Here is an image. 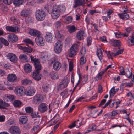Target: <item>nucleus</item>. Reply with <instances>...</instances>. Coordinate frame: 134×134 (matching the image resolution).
Returning <instances> with one entry per match:
<instances>
[{
	"instance_id": "1",
	"label": "nucleus",
	"mask_w": 134,
	"mask_h": 134,
	"mask_svg": "<svg viewBox=\"0 0 134 134\" xmlns=\"http://www.w3.org/2000/svg\"><path fill=\"white\" fill-rule=\"evenodd\" d=\"M66 7L63 5H54L51 12V16L53 19H57L61 13L65 12Z\"/></svg>"
},
{
	"instance_id": "2",
	"label": "nucleus",
	"mask_w": 134,
	"mask_h": 134,
	"mask_svg": "<svg viewBox=\"0 0 134 134\" xmlns=\"http://www.w3.org/2000/svg\"><path fill=\"white\" fill-rule=\"evenodd\" d=\"M46 16V13L42 9H38L35 12V19L38 21H43L45 18Z\"/></svg>"
},
{
	"instance_id": "3",
	"label": "nucleus",
	"mask_w": 134,
	"mask_h": 134,
	"mask_svg": "<svg viewBox=\"0 0 134 134\" xmlns=\"http://www.w3.org/2000/svg\"><path fill=\"white\" fill-rule=\"evenodd\" d=\"M35 70L32 73L31 75L32 78L37 81L40 80L41 78V75L40 74L41 69V66L35 68Z\"/></svg>"
},
{
	"instance_id": "4",
	"label": "nucleus",
	"mask_w": 134,
	"mask_h": 134,
	"mask_svg": "<svg viewBox=\"0 0 134 134\" xmlns=\"http://www.w3.org/2000/svg\"><path fill=\"white\" fill-rule=\"evenodd\" d=\"M51 64H53V69L55 71H58L61 67V63L57 61H56L55 57H53L49 61Z\"/></svg>"
},
{
	"instance_id": "5",
	"label": "nucleus",
	"mask_w": 134,
	"mask_h": 134,
	"mask_svg": "<svg viewBox=\"0 0 134 134\" xmlns=\"http://www.w3.org/2000/svg\"><path fill=\"white\" fill-rule=\"evenodd\" d=\"M79 46L77 44H73L71 47L69 53V55L70 57H72L75 55L77 52L78 51Z\"/></svg>"
},
{
	"instance_id": "6",
	"label": "nucleus",
	"mask_w": 134,
	"mask_h": 134,
	"mask_svg": "<svg viewBox=\"0 0 134 134\" xmlns=\"http://www.w3.org/2000/svg\"><path fill=\"white\" fill-rule=\"evenodd\" d=\"M63 46V43L60 40H58L55 43L54 47V51L57 54L59 53L61 51Z\"/></svg>"
},
{
	"instance_id": "7",
	"label": "nucleus",
	"mask_w": 134,
	"mask_h": 134,
	"mask_svg": "<svg viewBox=\"0 0 134 134\" xmlns=\"http://www.w3.org/2000/svg\"><path fill=\"white\" fill-rule=\"evenodd\" d=\"M43 100V97L40 94H37L33 97V102L35 104H39L40 103L42 102Z\"/></svg>"
},
{
	"instance_id": "8",
	"label": "nucleus",
	"mask_w": 134,
	"mask_h": 134,
	"mask_svg": "<svg viewBox=\"0 0 134 134\" xmlns=\"http://www.w3.org/2000/svg\"><path fill=\"white\" fill-rule=\"evenodd\" d=\"M35 40L36 44L38 46H41L45 45V40L41 35L36 37L35 39Z\"/></svg>"
},
{
	"instance_id": "9",
	"label": "nucleus",
	"mask_w": 134,
	"mask_h": 134,
	"mask_svg": "<svg viewBox=\"0 0 134 134\" xmlns=\"http://www.w3.org/2000/svg\"><path fill=\"white\" fill-rule=\"evenodd\" d=\"M25 88L23 86H19L15 88V92L17 95L19 96H22L25 91Z\"/></svg>"
},
{
	"instance_id": "10",
	"label": "nucleus",
	"mask_w": 134,
	"mask_h": 134,
	"mask_svg": "<svg viewBox=\"0 0 134 134\" xmlns=\"http://www.w3.org/2000/svg\"><path fill=\"white\" fill-rule=\"evenodd\" d=\"M9 131L11 134H20L21 131L17 126H13L11 127L9 129Z\"/></svg>"
},
{
	"instance_id": "11",
	"label": "nucleus",
	"mask_w": 134,
	"mask_h": 134,
	"mask_svg": "<svg viewBox=\"0 0 134 134\" xmlns=\"http://www.w3.org/2000/svg\"><path fill=\"white\" fill-rule=\"evenodd\" d=\"M69 82V80L67 77L64 78L60 82L59 86L60 89H63L66 87Z\"/></svg>"
},
{
	"instance_id": "12",
	"label": "nucleus",
	"mask_w": 134,
	"mask_h": 134,
	"mask_svg": "<svg viewBox=\"0 0 134 134\" xmlns=\"http://www.w3.org/2000/svg\"><path fill=\"white\" fill-rule=\"evenodd\" d=\"M7 39L9 42L14 43L18 40V38L16 35L10 34L8 35Z\"/></svg>"
},
{
	"instance_id": "13",
	"label": "nucleus",
	"mask_w": 134,
	"mask_h": 134,
	"mask_svg": "<svg viewBox=\"0 0 134 134\" xmlns=\"http://www.w3.org/2000/svg\"><path fill=\"white\" fill-rule=\"evenodd\" d=\"M38 110L41 113H44L47 111L48 109L47 105L44 103L40 104L38 107Z\"/></svg>"
},
{
	"instance_id": "14",
	"label": "nucleus",
	"mask_w": 134,
	"mask_h": 134,
	"mask_svg": "<svg viewBox=\"0 0 134 134\" xmlns=\"http://www.w3.org/2000/svg\"><path fill=\"white\" fill-rule=\"evenodd\" d=\"M35 89L32 87L28 88L24 92L25 94L27 96H33L35 93Z\"/></svg>"
},
{
	"instance_id": "15",
	"label": "nucleus",
	"mask_w": 134,
	"mask_h": 134,
	"mask_svg": "<svg viewBox=\"0 0 134 134\" xmlns=\"http://www.w3.org/2000/svg\"><path fill=\"white\" fill-rule=\"evenodd\" d=\"M7 57L8 59L13 62L16 63L17 61V57L15 54L9 53L7 55Z\"/></svg>"
},
{
	"instance_id": "16",
	"label": "nucleus",
	"mask_w": 134,
	"mask_h": 134,
	"mask_svg": "<svg viewBox=\"0 0 134 134\" xmlns=\"http://www.w3.org/2000/svg\"><path fill=\"white\" fill-rule=\"evenodd\" d=\"M75 4L74 5V8L79 6H84L85 4V0H75Z\"/></svg>"
},
{
	"instance_id": "17",
	"label": "nucleus",
	"mask_w": 134,
	"mask_h": 134,
	"mask_svg": "<svg viewBox=\"0 0 134 134\" xmlns=\"http://www.w3.org/2000/svg\"><path fill=\"white\" fill-rule=\"evenodd\" d=\"M85 36V32L83 31L82 30L79 31L76 35L77 39L79 40L83 39Z\"/></svg>"
},
{
	"instance_id": "18",
	"label": "nucleus",
	"mask_w": 134,
	"mask_h": 134,
	"mask_svg": "<svg viewBox=\"0 0 134 134\" xmlns=\"http://www.w3.org/2000/svg\"><path fill=\"white\" fill-rule=\"evenodd\" d=\"M19 49L23 50L24 53L26 52L27 53H31L33 51L32 49L29 46L26 47L25 46H19Z\"/></svg>"
},
{
	"instance_id": "19",
	"label": "nucleus",
	"mask_w": 134,
	"mask_h": 134,
	"mask_svg": "<svg viewBox=\"0 0 134 134\" xmlns=\"http://www.w3.org/2000/svg\"><path fill=\"white\" fill-rule=\"evenodd\" d=\"M6 29L7 31L11 32H16L19 31V28L17 27H12L8 26L6 27Z\"/></svg>"
},
{
	"instance_id": "20",
	"label": "nucleus",
	"mask_w": 134,
	"mask_h": 134,
	"mask_svg": "<svg viewBox=\"0 0 134 134\" xmlns=\"http://www.w3.org/2000/svg\"><path fill=\"white\" fill-rule=\"evenodd\" d=\"M30 58L31 60L34 62L35 68L38 67L39 66H41L40 64V61L38 59L36 58L32 55H31Z\"/></svg>"
},
{
	"instance_id": "21",
	"label": "nucleus",
	"mask_w": 134,
	"mask_h": 134,
	"mask_svg": "<svg viewBox=\"0 0 134 134\" xmlns=\"http://www.w3.org/2000/svg\"><path fill=\"white\" fill-rule=\"evenodd\" d=\"M16 76L14 74H11L8 75L7 79L10 82H14L16 80Z\"/></svg>"
},
{
	"instance_id": "22",
	"label": "nucleus",
	"mask_w": 134,
	"mask_h": 134,
	"mask_svg": "<svg viewBox=\"0 0 134 134\" xmlns=\"http://www.w3.org/2000/svg\"><path fill=\"white\" fill-rule=\"evenodd\" d=\"M49 75L51 78L53 80H56L59 78L58 74L54 71H50L49 72Z\"/></svg>"
},
{
	"instance_id": "23",
	"label": "nucleus",
	"mask_w": 134,
	"mask_h": 134,
	"mask_svg": "<svg viewBox=\"0 0 134 134\" xmlns=\"http://www.w3.org/2000/svg\"><path fill=\"white\" fill-rule=\"evenodd\" d=\"M29 33L31 35L37 37L41 35L40 32L39 31L32 29L30 30Z\"/></svg>"
},
{
	"instance_id": "24",
	"label": "nucleus",
	"mask_w": 134,
	"mask_h": 134,
	"mask_svg": "<svg viewBox=\"0 0 134 134\" xmlns=\"http://www.w3.org/2000/svg\"><path fill=\"white\" fill-rule=\"evenodd\" d=\"M127 42L129 46L134 45V32L132 33L131 36H130L128 38Z\"/></svg>"
},
{
	"instance_id": "25",
	"label": "nucleus",
	"mask_w": 134,
	"mask_h": 134,
	"mask_svg": "<svg viewBox=\"0 0 134 134\" xmlns=\"http://www.w3.org/2000/svg\"><path fill=\"white\" fill-rule=\"evenodd\" d=\"M19 58L21 62H27L29 60L27 56L24 54L20 55L19 57Z\"/></svg>"
},
{
	"instance_id": "26",
	"label": "nucleus",
	"mask_w": 134,
	"mask_h": 134,
	"mask_svg": "<svg viewBox=\"0 0 134 134\" xmlns=\"http://www.w3.org/2000/svg\"><path fill=\"white\" fill-rule=\"evenodd\" d=\"M24 69L26 72L29 73L31 71L32 67L30 64H27L24 65Z\"/></svg>"
},
{
	"instance_id": "27",
	"label": "nucleus",
	"mask_w": 134,
	"mask_h": 134,
	"mask_svg": "<svg viewBox=\"0 0 134 134\" xmlns=\"http://www.w3.org/2000/svg\"><path fill=\"white\" fill-rule=\"evenodd\" d=\"M118 15L120 19L123 20H127L129 18V15L126 13L119 14Z\"/></svg>"
},
{
	"instance_id": "28",
	"label": "nucleus",
	"mask_w": 134,
	"mask_h": 134,
	"mask_svg": "<svg viewBox=\"0 0 134 134\" xmlns=\"http://www.w3.org/2000/svg\"><path fill=\"white\" fill-rule=\"evenodd\" d=\"M67 28L70 33H72L75 32L77 29V27L73 25L68 26H67Z\"/></svg>"
},
{
	"instance_id": "29",
	"label": "nucleus",
	"mask_w": 134,
	"mask_h": 134,
	"mask_svg": "<svg viewBox=\"0 0 134 134\" xmlns=\"http://www.w3.org/2000/svg\"><path fill=\"white\" fill-rule=\"evenodd\" d=\"M27 120L28 119L27 117L24 116H21L19 119V122L22 124H24L26 123Z\"/></svg>"
},
{
	"instance_id": "30",
	"label": "nucleus",
	"mask_w": 134,
	"mask_h": 134,
	"mask_svg": "<svg viewBox=\"0 0 134 134\" xmlns=\"http://www.w3.org/2000/svg\"><path fill=\"white\" fill-rule=\"evenodd\" d=\"M21 83L24 85H30L32 83V81L27 79H25L21 80Z\"/></svg>"
},
{
	"instance_id": "31",
	"label": "nucleus",
	"mask_w": 134,
	"mask_h": 134,
	"mask_svg": "<svg viewBox=\"0 0 134 134\" xmlns=\"http://www.w3.org/2000/svg\"><path fill=\"white\" fill-rule=\"evenodd\" d=\"M46 40L48 42H51L52 41L53 37L52 34L51 33H47L45 36Z\"/></svg>"
},
{
	"instance_id": "32",
	"label": "nucleus",
	"mask_w": 134,
	"mask_h": 134,
	"mask_svg": "<svg viewBox=\"0 0 134 134\" xmlns=\"http://www.w3.org/2000/svg\"><path fill=\"white\" fill-rule=\"evenodd\" d=\"M40 130L39 126L38 125H36L34 126L33 127L32 129L31 132L33 133L34 134H36L38 131Z\"/></svg>"
},
{
	"instance_id": "33",
	"label": "nucleus",
	"mask_w": 134,
	"mask_h": 134,
	"mask_svg": "<svg viewBox=\"0 0 134 134\" xmlns=\"http://www.w3.org/2000/svg\"><path fill=\"white\" fill-rule=\"evenodd\" d=\"M102 51H103L104 50L103 49L102 50L100 48H98L97 49V55L100 60H101V59L102 58Z\"/></svg>"
},
{
	"instance_id": "34",
	"label": "nucleus",
	"mask_w": 134,
	"mask_h": 134,
	"mask_svg": "<svg viewBox=\"0 0 134 134\" xmlns=\"http://www.w3.org/2000/svg\"><path fill=\"white\" fill-rule=\"evenodd\" d=\"M120 41L117 40H111V44L115 46H119L120 45Z\"/></svg>"
},
{
	"instance_id": "35",
	"label": "nucleus",
	"mask_w": 134,
	"mask_h": 134,
	"mask_svg": "<svg viewBox=\"0 0 134 134\" xmlns=\"http://www.w3.org/2000/svg\"><path fill=\"white\" fill-rule=\"evenodd\" d=\"M21 15L24 17L28 16L29 15V12L26 9L23 10L21 12Z\"/></svg>"
},
{
	"instance_id": "36",
	"label": "nucleus",
	"mask_w": 134,
	"mask_h": 134,
	"mask_svg": "<svg viewBox=\"0 0 134 134\" xmlns=\"http://www.w3.org/2000/svg\"><path fill=\"white\" fill-rule=\"evenodd\" d=\"M24 1L23 0H14L13 3L15 6H19L22 4Z\"/></svg>"
},
{
	"instance_id": "37",
	"label": "nucleus",
	"mask_w": 134,
	"mask_h": 134,
	"mask_svg": "<svg viewBox=\"0 0 134 134\" xmlns=\"http://www.w3.org/2000/svg\"><path fill=\"white\" fill-rule=\"evenodd\" d=\"M14 97L13 95H10L5 96L4 97V100L5 101H8V100L12 101L14 99Z\"/></svg>"
},
{
	"instance_id": "38",
	"label": "nucleus",
	"mask_w": 134,
	"mask_h": 134,
	"mask_svg": "<svg viewBox=\"0 0 134 134\" xmlns=\"http://www.w3.org/2000/svg\"><path fill=\"white\" fill-rule=\"evenodd\" d=\"M105 70H104L100 71L98 75L95 77L96 80L97 81L99 79H101L102 76L105 72Z\"/></svg>"
},
{
	"instance_id": "39",
	"label": "nucleus",
	"mask_w": 134,
	"mask_h": 134,
	"mask_svg": "<svg viewBox=\"0 0 134 134\" xmlns=\"http://www.w3.org/2000/svg\"><path fill=\"white\" fill-rule=\"evenodd\" d=\"M0 41L5 46H7L9 45V43L8 41L2 37L0 38Z\"/></svg>"
},
{
	"instance_id": "40",
	"label": "nucleus",
	"mask_w": 134,
	"mask_h": 134,
	"mask_svg": "<svg viewBox=\"0 0 134 134\" xmlns=\"http://www.w3.org/2000/svg\"><path fill=\"white\" fill-rule=\"evenodd\" d=\"M22 103L21 102L18 100H15L13 102V105L16 107H19L21 106Z\"/></svg>"
},
{
	"instance_id": "41",
	"label": "nucleus",
	"mask_w": 134,
	"mask_h": 134,
	"mask_svg": "<svg viewBox=\"0 0 134 134\" xmlns=\"http://www.w3.org/2000/svg\"><path fill=\"white\" fill-rule=\"evenodd\" d=\"M15 123V120L13 119H10L8 120L6 122V124L8 125H14Z\"/></svg>"
},
{
	"instance_id": "42",
	"label": "nucleus",
	"mask_w": 134,
	"mask_h": 134,
	"mask_svg": "<svg viewBox=\"0 0 134 134\" xmlns=\"http://www.w3.org/2000/svg\"><path fill=\"white\" fill-rule=\"evenodd\" d=\"M24 42L27 44H30L32 45H34V43L32 40L29 39H26L24 40Z\"/></svg>"
},
{
	"instance_id": "43",
	"label": "nucleus",
	"mask_w": 134,
	"mask_h": 134,
	"mask_svg": "<svg viewBox=\"0 0 134 134\" xmlns=\"http://www.w3.org/2000/svg\"><path fill=\"white\" fill-rule=\"evenodd\" d=\"M47 56L46 54L43 53L41 54V57L42 62L44 63L47 59Z\"/></svg>"
},
{
	"instance_id": "44",
	"label": "nucleus",
	"mask_w": 134,
	"mask_h": 134,
	"mask_svg": "<svg viewBox=\"0 0 134 134\" xmlns=\"http://www.w3.org/2000/svg\"><path fill=\"white\" fill-rule=\"evenodd\" d=\"M72 20V18L71 16H69L66 18L65 20V23L66 24H68L71 23Z\"/></svg>"
},
{
	"instance_id": "45",
	"label": "nucleus",
	"mask_w": 134,
	"mask_h": 134,
	"mask_svg": "<svg viewBox=\"0 0 134 134\" xmlns=\"http://www.w3.org/2000/svg\"><path fill=\"white\" fill-rule=\"evenodd\" d=\"M25 111L26 113H31L33 111L32 108L30 107H27L25 108Z\"/></svg>"
},
{
	"instance_id": "46",
	"label": "nucleus",
	"mask_w": 134,
	"mask_h": 134,
	"mask_svg": "<svg viewBox=\"0 0 134 134\" xmlns=\"http://www.w3.org/2000/svg\"><path fill=\"white\" fill-rule=\"evenodd\" d=\"M116 93L115 87H113L111 89L110 91L109 94L110 96H113Z\"/></svg>"
},
{
	"instance_id": "47",
	"label": "nucleus",
	"mask_w": 134,
	"mask_h": 134,
	"mask_svg": "<svg viewBox=\"0 0 134 134\" xmlns=\"http://www.w3.org/2000/svg\"><path fill=\"white\" fill-rule=\"evenodd\" d=\"M86 62V58L84 57L83 56H81L80 58V63L81 64H85Z\"/></svg>"
},
{
	"instance_id": "48",
	"label": "nucleus",
	"mask_w": 134,
	"mask_h": 134,
	"mask_svg": "<svg viewBox=\"0 0 134 134\" xmlns=\"http://www.w3.org/2000/svg\"><path fill=\"white\" fill-rule=\"evenodd\" d=\"M35 4V2L34 0H29L26 3L27 5L30 6H33Z\"/></svg>"
},
{
	"instance_id": "49",
	"label": "nucleus",
	"mask_w": 134,
	"mask_h": 134,
	"mask_svg": "<svg viewBox=\"0 0 134 134\" xmlns=\"http://www.w3.org/2000/svg\"><path fill=\"white\" fill-rule=\"evenodd\" d=\"M86 50L84 47H82L81 48L80 52V54L81 56H83L85 54Z\"/></svg>"
},
{
	"instance_id": "50",
	"label": "nucleus",
	"mask_w": 134,
	"mask_h": 134,
	"mask_svg": "<svg viewBox=\"0 0 134 134\" xmlns=\"http://www.w3.org/2000/svg\"><path fill=\"white\" fill-rule=\"evenodd\" d=\"M38 112H37L36 113L35 112L34 113H31V116L33 118H40V116L38 114Z\"/></svg>"
},
{
	"instance_id": "51",
	"label": "nucleus",
	"mask_w": 134,
	"mask_h": 134,
	"mask_svg": "<svg viewBox=\"0 0 134 134\" xmlns=\"http://www.w3.org/2000/svg\"><path fill=\"white\" fill-rule=\"evenodd\" d=\"M55 37L57 39L60 38L62 36V35L58 31H56L55 32Z\"/></svg>"
},
{
	"instance_id": "52",
	"label": "nucleus",
	"mask_w": 134,
	"mask_h": 134,
	"mask_svg": "<svg viewBox=\"0 0 134 134\" xmlns=\"http://www.w3.org/2000/svg\"><path fill=\"white\" fill-rule=\"evenodd\" d=\"M54 25L56 27L58 28L60 27L61 26V23L60 21H58L55 22L54 23Z\"/></svg>"
},
{
	"instance_id": "53",
	"label": "nucleus",
	"mask_w": 134,
	"mask_h": 134,
	"mask_svg": "<svg viewBox=\"0 0 134 134\" xmlns=\"http://www.w3.org/2000/svg\"><path fill=\"white\" fill-rule=\"evenodd\" d=\"M127 96L130 97L131 100L133 99L134 98V94H132L130 91L127 94Z\"/></svg>"
},
{
	"instance_id": "54",
	"label": "nucleus",
	"mask_w": 134,
	"mask_h": 134,
	"mask_svg": "<svg viewBox=\"0 0 134 134\" xmlns=\"http://www.w3.org/2000/svg\"><path fill=\"white\" fill-rule=\"evenodd\" d=\"M13 1V0H3V2L5 4L9 5Z\"/></svg>"
},
{
	"instance_id": "55",
	"label": "nucleus",
	"mask_w": 134,
	"mask_h": 134,
	"mask_svg": "<svg viewBox=\"0 0 134 134\" xmlns=\"http://www.w3.org/2000/svg\"><path fill=\"white\" fill-rule=\"evenodd\" d=\"M123 49H120L118 50L116 53L114 54L113 55V56L115 57L118 55H119L120 54H121L123 52Z\"/></svg>"
},
{
	"instance_id": "56",
	"label": "nucleus",
	"mask_w": 134,
	"mask_h": 134,
	"mask_svg": "<svg viewBox=\"0 0 134 134\" xmlns=\"http://www.w3.org/2000/svg\"><path fill=\"white\" fill-rule=\"evenodd\" d=\"M110 51H108V53H107V56L109 58L113 59V58L112 57V56L113 57V55L114 54L113 53H110Z\"/></svg>"
},
{
	"instance_id": "57",
	"label": "nucleus",
	"mask_w": 134,
	"mask_h": 134,
	"mask_svg": "<svg viewBox=\"0 0 134 134\" xmlns=\"http://www.w3.org/2000/svg\"><path fill=\"white\" fill-rule=\"evenodd\" d=\"M42 89L44 92H47L48 91L49 87L47 85H43L42 86Z\"/></svg>"
},
{
	"instance_id": "58",
	"label": "nucleus",
	"mask_w": 134,
	"mask_h": 134,
	"mask_svg": "<svg viewBox=\"0 0 134 134\" xmlns=\"http://www.w3.org/2000/svg\"><path fill=\"white\" fill-rule=\"evenodd\" d=\"M111 113V116L110 118L111 119H113L114 118L112 116H115V115L118 114V112L117 110L114 111H112V112Z\"/></svg>"
},
{
	"instance_id": "59",
	"label": "nucleus",
	"mask_w": 134,
	"mask_h": 134,
	"mask_svg": "<svg viewBox=\"0 0 134 134\" xmlns=\"http://www.w3.org/2000/svg\"><path fill=\"white\" fill-rule=\"evenodd\" d=\"M87 44L88 45H90L91 44L92 42V38L90 37H87Z\"/></svg>"
},
{
	"instance_id": "60",
	"label": "nucleus",
	"mask_w": 134,
	"mask_h": 134,
	"mask_svg": "<svg viewBox=\"0 0 134 134\" xmlns=\"http://www.w3.org/2000/svg\"><path fill=\"white\" fill-rule=\"evenodd\" d=\"M86 98L85 96H82L78 98V99L76 100L77 102L81 101L82 100L85 99Z\"/></svg>"
},
{
	"instance_id": "61",
	"label": "nucleus",
	"mask_w": 134,
	"mask_h": 134,
	"mask_svg": "<svg viewBox=\"0 0 134 134\" xmlns=\"http://www.w3.org/2000/svg\"><path fill=\"white\" fill-rule=\"evenodd\" d=\"M122 9L123 10V12L125 13H127V12L128 11V7L127 6H124L122 8Z\"/></svg>"
},
{
	"instance_id": "62",
	"label": "nucleus",
	"mask_w": 134,
	"mask_h": 134,
	"mask_svg": "<svg viewBox=\"0 0 134 134\" xmlns=\"http://www.w3.org/2000/svg\"><path fill=\"white\" fill-rule=\"evenodd\" d=\"M115 34L116 37L120 38L122 35V34L120 32L115 33Z\"/></svg>"
},
{
	"instance_id": "63",
	"label": "nucleus",
	"mask_w": 134,
	"mask_h": 134,
	"mask_svg": "<svg viewBox=\"0 0 134 134\" xmlns=\"http://www.w3.org/2000/svg\"><path fill=\"white\" fill-rule=\"evenodd\" d=\"M5 117L4 115L0 116V122H4L5 121Z\"/></svg>"
},
{
	"instance_id": "64",
	"label": "nucleus",
	"mask_w": 134,
	"mask_h": 134,
	"mask_svg": "<svg viewBox=\"0 0 134 134\" xmlns=\"http://www.w3.org/2000/svg\"><path fill=\"white\" fill-rule=\"evenodd\" d=\"M132 28L130 27H129L125 29L126 32L128 34L130 32L132 31Z\"/></svg>"
}]
</instances>
